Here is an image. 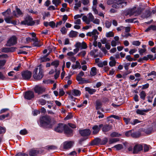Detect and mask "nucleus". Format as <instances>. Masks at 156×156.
<instances>
[{
	"label": "nucleus",
	"mask_w": 156,
	"mask_h": 156,
	"mask_svg": "<svg viewBox=\"0 0 156 156\" xmlns=\"http://www.w3.org/2000/svg\"><path fill=\"white\" fill-rule=\"evenodd\" d=\"M97 69L95 67H93L91 69V72L90 74L92 76H94L97 74Z\"/></svg>",
	"instance_id": "c85d7f7f"
},
{
	"label": "nucleus",
	"mask_w": 156,
	"mask_h": 156,
	"mask_svg": "<svg viewBox=\"0 0 156 156\" xmlns=\"http://www.w3.org/2000/svg\"><path fill=\"white\" fill-rule=\"evenodd\" d=\"M11 12V9H7L5 11L3 12L2 13V15H4L5 13H6L7 15H9Z\"/></svg>",
	"instance_id": "603ef678"
},
{
	"label": "nucleus",
	"mask_w": 156,
	"mask_h": 156,
	"mask_svg": "<svg viewBox=\"0 0 156 156\" xmlns=\"http://www.w3.org/2000/svg\"><path fill=\"white\" fill-rule=\"evenodd\" d=\"M136 18H133V19H127L126 20V22H128L129 23H133L134 22V23H138L139 22L138 20H136L134 22V20H136Z\"/></svg>",
	"instance_id": "c9c22d12"
},
{
	"label": "nucleus",
	"mask_w": 156,
	"mask_h": 156,
	"mask_svg": "<svg viewBox=\"0 0 156 156\" xmlns=\"http://www.w3.org/2000/svg\"><path fill=\"white\" fill-rule=\"evenodd\" d=\"M101 138L99 137H96L90 142V145L91 146H99L100 145Z\"/></svg>",
	"instance_id": "4468645a"
},
{
	"label": "nucleus",
	"mask_w": 156,
	"mask_h": 156,
	"mask_svg": "<svg viewBox=\"0 0 156 156\" xmlns=\"http://www.w3.org/2000/svg\"><path fill=\"white\" fill-rule=\"evenodd\" d=\"M16 10V12L17 13V15L19 16L22 15H23V12L20 10V8H18L17 6L15 7Z\"/></svg>",
	"instance_id": "e433bc0d"
},
{
	"label": "nucleus",
	"mask_w": 156,
	"mask_h": 156,
	"mask_svg": "<svg viewBox=\"0 0 156 156\" xmlns=\"http://www.w3.org/2000/svg\"><path fill=\"white\" fill-rule=\"evenodd\" d=\"M76 45L77 46V48H81V49H85L87 48V46L86 43L84 41L82 43L80 42H77L76 43Z\"/></svg>",
	"instance_id": "dca6fc26"
},
{
	"label": "nucleus",
	"mask_w": 156,
	"mask_h": 156,
	"mask_svg": "<svg viewBox=\"0 0 156 156\" xmlns=\"http://www.w3.org/2000/svg\"><path fill=\"white\" fill-rule=\"evenodd\" d=\"M85 90L86 91H87L90 94H92L94 93L95 92L96 90L95 89H91L88 87H86L85 88Z\"/></svg>",
	"instance_id": "4be33fe9"
},
{
	"label": "nucleus",
	"mask_w": 156,
	"mask_h": 156,
	"mask_svg": "<svg viewBox=\"0 0 156 156\" xmlns=\"http://www.w3.org/2000/svg\"><path fill=\"white\" fill-rule=\"evenodd\" d=\"M79 132L81 136L83 137H87L89 136L91 133V131L89 129H79Z\"/></svg>",
	"instance_id": "9b49d317"
},
{
	"label": "nucleus",
	"mask_w": 156,
	"mask_h": 156,
	"mask_svg": "<svg viewBox=\"0 0 156 156\" xmlns=\"http://www.w3.org/2000/svg\"><path fill=\"white\" fill-rule=\"evenodd\" d=\"M6 78L3 74V73L0 71V80H6Z\"/></svg>",
	"instance_id": "8fccbe9b"
},
{
	"label": "nucleus",
	"mask_w": 156,
	"mask_h": 156,
	"mask_svg": "<svg viewBox=\"0 0 156 156\" xmlns=\"http://www.w3.org/2000/svg\"><path fill=\"white\" fill-rule=\"evenodd\" d=\"M23 79L24 80H29L32 76L31 72L29 70H26L22 72L21 73Z\"/></svg>",
	"instance_id": "39448f33"
},
{
	"label": "nucleus",
	"mask_w": 156,
	"mask_h": 156,
	"mask_svg": "<svg viewBox=\"0 0 156 156\" xmlns=\"http://www.w3.org/2000/svg\"><path fill=\"white\" fill-rule=\"evenodd\" d=\"M49 25L52 28H54L55 26V23L53 21H51L49 23Z\"/></svg>",
	"instance_id": "0e129e2a"
},
{
	"label": "nucleus",
	"mask_w": 156,
	"mask_h": 156,
	"mask_svg": "<svg viewBox=\"0 0 156 156\" xmlns=\"http://www.w3.org/2000/svg\"><path fill=\"white\" fill-rule=\"evenodd\" d=\"M140 44L141 42L138 41H134L132 42L133 45L136 46H139L140 45Z\"/></svg>",
	"instance_id": "a18cd8bd"
},
{
	"label": "nucleus",
	"mask_w": 156,
	"mask_h": 156,
	"mask_svg": "<svg viewBox=\"0 0 156 156\" xmlns=\"http://www.w3.org/2000/svg\"><path fill=\"white\" fill-rule=\"evenodd\" d=\"M102 104L100 101L98 100L96 101L95 105L96 109L98 110L100 109L102 106Z\"/></svg>",
	"instance_id": "a878e982"
},
{
	"label": "nucleus",
	"mask_w": 156,
	"mask_h": 156,
	"mask_svg": "<svg viewBox=\"0 0 156 156\" xmlns=\"http://www.w3.org/2000/svg\"><path fill=\"white\" fill-rule=\"evenodd\" d=\"M27 131L26 129H22L20 132V133L22 135H25L27 134Z\"/></svg>",
	"instance_id": "49530a36"
},
{
	"label": "nucleus",
	"mask_w": 156,
	"mask_h": 156,
	"mask_svg": "<svg viewBox=\"0 0 156 156\" xmlns=\"http://www.w3.org/2000/svg\"><path fill=\"white\" fill-rule=\"evenodd\" d=\"M141 135V133L138 131L133 132L132 137L134 138H138Z\"/></svg>",
	"instance_id": "393cba45"
},
{
	"label": "nucleus",
	"mask_w": 156,
	"mask_h": 156,
	"mask_svg": "<svg viewBox=\"0 0 156 156\" xmlns=\"http://www.w3.org/2000/svg\"><path fill=\"white\" fill-rule=\"evenodd\" d=\"M102 131L104 132H106L112 129V126L108 124L103 125L102 127Z\"/></svg>",
	"instance_id": "a211bd4d"
},
{
	"label": "nucleus",
	"mask_w": 156,
	"mask_h": 156,
	"mask_svg": "<svg viewBox=\"0 0 156 156\" xmlns=\"http://www.w3.org/2000/svg\"><path fill=\"white\" fill-rule=\"evenodd\" d=\"M144 8H141V7H138L137 8L136 10H135L136 13L138 15H140L141 14L142 12L144 10Z\"/></svg>",
	"instance_id": "7c9ffc66"
},
{
	"label": "nucleus",
	"mask_w": 156,
	"mask_h": 156,
	"mask_svg": "<svg viewBox=\"0 0 156 156\" xmlns=\"http://www.w3.org/2000/svg\"><path fill=\"white\" fill-rule=\"evenodd\" d=\"M51 122V119L49 116H43L40 118V126L44 128H51L52 125Z\"/></svg>",
	"instance_id": "f03ea898"
},
{
	"label": "nucleus",
	"mask_w": 156,
	"mask_h": 156,
	"mask_svg": "<svg viewBox=\"0 0 156 156\" xmlns=\"http://www.w3.org/2000/svg\"><path fill=\"white\" fill-rule=\"evenodd\" d=\"M37 154V150L35 149H31L29 151L30 156H36Z\"/></svg>",
	"instance_id": "6ab92c4d"
},
{
	"label": "nucleus",
	"mask_w": 156,
	"mask_h": 156,
	"mask_svg": "<svg viewBox=\"0 0 156 156\" xmlns=\"http://www.w3.org/2000/svg\"><path fill=\"white\" fill-rule=\"evenodd\" d=\"M15 156H29L28 154L23 153H19L16 154Z\"/></svg>",
	"instance_id": "6e6d98bb"
},
{
	"label": "nucleus",
	"mask_w": 156,
	"mask_h": 156,
	"mask_svg": "<svg viewBox=\"0 0 156 156\" xmlns=\"http://www.w3.org/2000/svg\"><path fill=\"white\" fill-rule=\"evenodd\" d=\"M116 148V150L119 151L122 149L123 148V145L121 144H118L112 147Z\"/></svg>",
	"instance_id": "72a5a7b5"
},
{
	"label": "nucleus",
	"mask_w": 156,
	"mask_h": 156,
	"mask_svg": "<svg viewBox=\"0 0 156 156\" xmlns=\"http://www.w3.org/2000/svg\"><path fill=\"white\" fill-rule=\"evenodd\" d=\"M121 136L122 134L116 132H113L110 134V136L112 137H119Z\"/></svg>",
	"instance_id": "c756f323"
},
{
	"label": "nucleus",
	"mask_w": 156,
	"mask_h": 156,
	"mask_svg": "<svg viewBox=\"0 0 156 156\" xmlns=\"http://www.w3.org/2000/svg\"><path fill=\"white\" fill-rule=\"evenodd\" d=\"M12 17L11 16H9L6 17L4 18V20L5 22L7 23H10Z\"/></svg>",
	"instance_id": "58836bf2"
},
{
	"label": "nucleus",
	"mask_w": 156,
	"mask_h": 156,
	"mask_svg": "<svg viewBox=\"0 0 156 156\" xmlns=\"http://www.w3.org/2000/svg\"><path fill=\"white\" fill-rule=\"evenodd\" d=\"M133 131V130H131L126 132L125 133V135L127 137H128L130 136H131L132 137V132Z\"/></svg>",
	"instance_id": "ea45409f"
},
{
	"label": "nucleus",
	"mask_w": 156,
	"mask_h": 156,
	"mask_svg": "<svg viewBox=\"0 0 156 156\" xmlns=\"http://www.w3.org/2000/svg\"><path fill=\"white\" fill-rule=\"evenodd\" d=\"M59 64V62L58 60H55L51 63V65L54 66L55 67L57 68Z\"/></svg>",
	"instance_id": "473e14b6"
},
{
	"label": "nucleus",
	"mask_w": 156,
	"mask_h": 156,
	"mask_svg": "<svg viewBox=\"0 0 156 156\" xmlns=\"http://www.w3.org/2000/svg\"><path fill=\"white\" fill-rule=\"evenodd\" d=\"M9 115V113H8L6 115H0V120H2L4 119L6 117Z\"/></svg>",
	"instance_id": "09e8293b"
},
{
	"label": "nucleus",
	"mask_w": 156,
	"mask_h": 156,
	"mask_svg": "<svg viewBox=\"0 0 156 156\" xmlns=\"http://www.w3.org/2000/svg\"><path fill=\"white\" fill-rule=\"evenodd\" d=\"M64 133L68 137H71L73 135V130L69 128L67 125L64 130Z\"/></svg>",
	"instance_id": "1a4fd4ad"
},
{
	"label": "nucleus",
	"mask_w": 156,
	"mask_h": 156,
	"mask_svg": "<svg viewBox=\"0 0 156 156\" xmlns=\"http://www.w3.org/2000/svg\"><path fill=\"white\" fill-rule=\"evenodd\" d=\"M73 145V142L72 141H65L63 143V148L66 150H68L71 148Z\"/></svg>",
	"instance_id": "2eb2a0df"
},
{
	"label": "nucleus",
	"mask_w": 156,
	"mask_h": 156,
	"mask_svg": "<svg viewBox=\"0 0 156 156\" xmlns=\"http://www.w3.org/2000/svg\"><path fill=\"white\" fill-rule=\"evenodd\" d=\"M52 3L55 6L57 7L61 3V2L60 0H53Z\"/></svg>",
	"instance_id": "f704fd0d"
},
{
	"label": "nucleus",
	"mask_w": 156,
	"mask_h": 156,
	"mask_svg": "<svg viewBox=\"0 0 156 156\" xmlns=\"http://www.w3.org/2000/svg\"><path fill=\"white\" fill-rule=\"evenodd\" d=\"M87 138H85L84 137L80 138L79 140V144L80 145H82L83 142L86 140Z\"/></svg>",
	"instance_id": "e2e57ef3"
},
{
	"label": "nucleus",
	"mask_w": 156,
	"mask_h": 156,
	"mask_svg": "<svg viewBox=\"0 0 156 156\" xmlns=\"http://www.w3.org/2000/svg\"><path fill=\"white\" fill-rule=\"evenodd\" d=\"M38 68H35L33 72V77L34 78L37 80H41L44 76V73L43 69L41 68H39V72L37 74Z\"/></svg>",
	"instance_id": "20e7f679"
},
{
	"label": "nucleus",
	"mask_w": 156,
	"mask_h": 156,
	"mask_svg": "<svg viewBox=\"0 0 156 156\" xmlns=\"http://www.w3.org/2000/svg\"><path fill=\"white\" fill-rule=\"evenodd\" d=\"M151 75H154L156 76V72L154 71H152L147 74V76H149Z\"/></svg>",
	"instance_id": "774afa93"
},
{
	"label": "nucleus",
	"mask_w": 156,
	"mask_h": 156,
	"mask_svg": "<svg viewBox=\"0 0 156 156\" xmlns=\"http://www.w3.org/2000/svg\"><path fill=\"white\" fill-rule=\"evenodd\" d=\"M39 101L40 103V104L42 105H45L46 104V101L45 100L42 99H40Z\"/></svg>",
	"instance_id": "052dcab7"
},
{
	"label": "nucleus",
	"mask_w": 156,
	"mask_h": 156,
	"mask_svg": "<svg viewBox=\"0 0 156 156\" xmlns=\"http://www.w3.org/2000/svg\"><path fill=\"white\" fill-rule=\"evenodd\" d=\"M123 120L127 125L129 123L130 124V122H130V119L129 118H123Z\"/></svg>",
	"instance_id": "4d7b16f0"
},
{
	"label": "nucleus",
	"mask_w": 156,
	"mask_h": 156,
	"mask_svg": "<svg viewBox=\"0 0 156 156\" xmlns=\"http://www.w3.org/2000/svg\"><path fill=\"white\" fill-rule=\"evenodd\" d=\"M139 52L140 55H143V53H144L146 51V49L145 48L142 49L139 48Z\"/></svg>",
	"instance_id": "13d9d810"
},
{
	"label": "nucleus",
	"mask_w": 156,
	"mask_h": 156,
	"mask_svg": "<svg viewBox=\"0 0 156 156\" xmlns=\"http://www.w3.org/2000/svg\"><path fill=\"white\" fill-rule=\"evenodd\" d=\"M105 24L106 27L107 28H109L112 25V22L108 21H106Z\"/></svg>",
	"instance_id": "5fc2aeb1"
},
{
	"label": "nucleus",
	"mask_w": 156,
	"mask_h": 156,
	"mask_svg": "<svg viewBox=\"0 0 156 156\" xmlns=\"http://www.w3.org/2000/svg\"><path fill=\"white\" fill-rule=\"evenodd\" d=\"M76 80L78 81L79 82V84H83L85 83V78H82V77L80 78H76Z\"/></svg>",
	"instance_id": "4c0bfd02"
},
{
	"label": "nucleus",
	"mask_w": 156,
	"mask_h": 156,
	"mask_svg": "<svg viewBox=\"0 0 156 156\" xmlns=\"http://www.w3.org/2000/svg\"><path fill=\"white\" fill-rule=\"evenodd\" d=\"M46 88L44 87L39 85H36L34 88V90L36 93L40 95L43 93L46 90Z\"/></svg>",
	"instance_id": "423d86ee"
},
{
	"label": "nucleus",
	"mask_w": 156,
	"mask_h": 156,
	"mask_svg": "<svg viewBox=\"0 0 156 156\" xmlns=\"http://www.w3.org/2000/svg\"><path fill=\"white\" fill-rule=\"evenodd\" d=\"M108 141V138L107 137H105L102 139H101L100 141V145H105Z\"/></svg>",
	"instance_id": "5701e85b"
},
{
	"label": "nucleus",
	"mask_w": 156,
	"mask_h": 156,
	"mask_svg": "<svg viewBox=\"0 0 156 156\" xmlns=\"http://www.w3.org/2000/svg\"><path fill=\"white\" fill-rule=\"evenodd\" d=\"M72 93L73 95L75 96H80L81 94L80 91L76 89L72 90Z\"/></svg>",
	"instance_id": "aec40b11"
},
{
	"label": "nucleus",
	"mask_w": 156,
	"mask_h": 156,
	"mask_svg": "<svg viewBox=\"0 0 156 156\" xmlns=\"http://www.w3.org/2000/svg\"><path fill=\"white\" fill-rule=\"evenodd\" d=\"M140 96L141 99L144 100L146 96L145 92L143 90H142L140 93Z\"/></svg>",
	"instance_id": "2f4dec72"
},
{
	"label": "nucleus",
	"mask_w": 156,
	"mask_h": 156,
	"mask_svg": "<svg viewBox=\"0 0 156 156\" xmlns=\"http://www.w3.org/2000/svg\"><path fill=\"white\" fill-rule=\"evenodd\" d=\"M17 43V39L15 36H13L7 41L6 45L10 47L16 44Z\"/></svg>",
	"instance_id": "0eeeda50"
},
{
	"label": "nucleus",
	"mask_w": 156,
	"mask_h": 156,
	"mask_svg": "<svg viewBox=\"0 0 156 156\" xmlns=\"http://www.w3.org/2000/svg\"><path fill=\"white\" fill-rule=\"evenodd\" d=\"M55 72L56 73L54 75V77L55 79H57L59 76V75L60 73V70H58L57 71L56 69H55Z\"/></svg>",
	"instance_id": "37998d69"
},
{
	"label": "nucleus",
	"mask_w": 156,
	"mask_h": 156,
	"mask_svg": "<svg viewBox=\"0 0 156 156\" xmlns=\"http://www.w3.org/2000/svg\"><path fill=\"white\" fill-rule=\"evenodd\" d=\"M97 114L100 115L98 116L99 119L102 118L104 117V115L101 112L99 111H98L97 112Z\"/></svg>",
	"instance_id": "338daca9"
},
{
	"label": "nucleus",
	"mask_w": 156,
	"mask_h": 156,
	"mask_svg": "<svg viewBox=\"0 0 156 156\" xmlns=\"http://www.w3.org/2000/svg\"><path fill=\"white\" fill-rule=\"evenodd\" d=\"M43 44V43L41 42H39V41H36L33 43V47H40Z\"/></svg>",
	"instance_id": "cd10ccee"
},
{
	"label": "nucleus",
	"mask_w": 156,
	"mask_h": 156,
	"mask_svg": "<svg viewBox=\"0 0 156 156\" xmlns=\"http://www.w3.org/2000/svg\"><path fill=\"white\" fill-rule=\"evenodd\" d=\"M150 109H144L140 110V109H137L136 110V112L137 114L144 115H146L145 112H147L150 110Z\"/></svg>",
	"instance_id": "f3484780"
},
{
	"label": "nucleus",
	"mask_w": 156,
	"mask_h": 156,
	"mask_svg": "<svg viewBox=\"0 0 156 156\" xmlns=\"http://www.w3.org/2000/svg\"><path fill=\"white\" fill-rule=\"evenodd\" d=\"M6 61L4 59L2 60H0V69H4L3 67L6 63Z\"/></svg>",
	"instance_id": "bb28decb"
},
{
	"label": "nucleus",
	"mask_w": 156,
	"mask_h": 156,
	"mask_svg": "<svg viewBox=\"0 0 156 156\" xmlns=\"http://www.w3.org/2000/svg\"><path fill=\"white\" fill-rule=\"evenodd\" d=\"M143 150V146L141 144H136L133 148V154H138L139 152Z\"/></svg>",
	"instance_id": "ddd939ff"
},
{
	"label": "nucleus",
	"mask_w": 156,
	"mask_h": 156,
	"mask_svg": "<svg viewBox=\"0 0 156 156\" xmlns=\"http://www.w3.org/2000/svg\"><path fill=\"white\" fill-rule=\"evenodd\" d=\"M114 35V33L112 31H110L107 33L106 34V36L107 37H113Z\"/></svg>",
	"instance_id": "79ce46f5"
},
{
	"label": "nucleus",
	"mask_w": 156,
	"mask_h": 156,
	"mask_svg": "<svg viewBox=\"0 0 156 156\" xmlns=\"http://www.w3.org/2000/svg\"><path fill=\"white\" fill-rule=\"evenodd\" d=\"M60 31L62 34H65L66 33L67 30L64 27H63L61 28Z\"/></svg>",
	"instance_id": "3c124183"
},
{
	"label": "nucleus",
	"mask_w": 156,
	"mask_h": 156,
	"mask_svg": "<svg viewBox=\"0 0 156 156\" xmlns=\"http://www.w3.org/2000/svg\"><path fill=\"white\" fill-rule=\"evenodd\" d=\"M84 75V72L81 71L77 76L76 78H81L82 77V76H83Z\"/></svg>",
	"instance_id": "680f3d73"
},
{
	"label": "nucleus",
	"mask_w": 156,
	"mask_h": 156,
	"mask_svg": "<svg viewBox=\"0 0 156 156\" xmlns=\"http://www.w3.org/2000/svg\"><path fill=\"white\" fill-rule=\"evenodd\" d=\"M1 51L2 52H9V48H3L1 49Z\"/></svg>",
	"instance_id": "864d4df0"
},
{
	"label": "nucleus",
	"mask_w": 156,
	"mask_h": 156,
	"mask_svg": "<svg viewBox=\"0 0 156 156\" xmlns=\"http://www.w3.org/2000/svg\"><path fill=\"white\" fill-rule=\"evenodd\" d=\"M78 33L77 32L72 30L69 33V37L71 38L76 37Z\"/></svg>",
	"instance_id": "b1692460"
},
{
	"label": "nucleus",
	"mask_w": 156,
	"mask_h": 156,
	"mask_svg": "<svg viewBox=\"0 0 156 156\" xmlns=\"http://www.w3.org/2000/svg\"><path fill=\"white\" fill-rule=\"evenodd\" d=\"M88 18L91 21H93L94 18L91 13L90 12L89 13Z\"/></svg>",
	"instance_id": "bf43d9fd"
},
{
	"label": "nucleus",
	"mask_w": 156,
	"mask_h": 156,
	"mask_svg": "<svg viewBox=\"0 0 156 156\" xmlns=\"http://www.w3.org/2000/svg\"><path fill=\"white\" fill-rule=\"evenodd\" d=\"M24 98L27 100H30L34 97V92L31 90H28L25 92Z\"/></svg>",
	"instance_id": "9d476101"
},
{
	"label": "nucleus",
	"mask_w": 156,
	"mask_h": 156,
	"mask_svg": "<svg viewBox=\"0 0 156 156\" xmlns=\"http://www.w3.org/2000/svg\"><path fill=\"white\" fill-rule=\"evenodd\" d=\"M76 64L75 65H73L72 66V68L73 69H75L77 68L80 69L81 68V66L80 65V64L78 61H76Z\"/></svg>",
	"instance_id": "412c9836"
},
{
	"label": "nucleus",
	"mask_w": 156,
	"mask_h": 156,
	"mask_svg": "<svg viewBox=\"0 0 156 156\" xmlns=\"http://www.w3.org/2000/svg\"><path fill=\"white\" fill-rule=\"evenodd\" d=\"M144 132L147 134H150L152 131V129L151 128H148L144 129Z\"/></svg>",
	"instance_id": "c03bdc74"
},
{
	"label": "nucleus",
	"mask_w": 156,
	"mask_h": 156,
	"mask_svg": "<svg viewBox=\"0 0 156 156\" xmlns=\"http://www.w3.org/2000/svg\"><path fill=\"white\" fill-rule=\"evenodd\" d=\"M136 13L135 11L134 10V9L129 10L127 12V14L129 15L130 16L133 15L134 13Z\"/></svg>",
	"instance_id": "a19ab883"
},
{
	"label": "nucleus",
	"mask_w": 156,
	"mask_h": 156,
	"mask_svg": "<svg viewBox=\"0 0 156 156\" xmlns=\"http://www.w3.org/2000/svg\"><path fill=\"white\" fill-rule=\"evenodd\" d=\"M140 121L138 119H134L133 122H130V124H131L134 125L137 123H140Z\"/></svg>",
	"instance_id": "de8ad7c7"
},
{
	"label": "nucleus",
	"mask_w": 156,
	"mask_h": 156,
	"mask_svg": "<svg viewBox=\"0 0 156 156\" xmlns=\"http://www.w3.org/2000/svg\"><path fill=\"white\" fill-rule=\"evenodd\" d=\"M126 1V0H108L107 4L108 5L112 4V7L114 8H122L127 4V2Z\"/></svg>",
	"instance_id": "f257e3e1"
},
{
	"label": "nucleus",
	"mask_w": 156,
	"mask_h": 156,
	"mask_svg": "<svg viewBox=\"0 0 156 156\" xmlns=\"http://www.w3.org/2000/svg\"><path fill=\"white\" fill-rule=\"evenodd\" d=\"M66 124L63 123H59L58 124L57 127L54 128V130L57 133H59L63 132L66 127Z\"/></svg>",
	"instance_id": "6e6552de"
},
{
	"label": "nucleus",
	"mask_w": 156,
	"mask_h": 156,
	"mask_svg": "<svg viewBox=\"0 0 156 156\" xmlns=\"http://www.w3.org/2000/svg\"><path fill=\"white\" fill-rule=\"evenodd\" d=\"M33 114L34 116H36L40 114V111L38 110H35L33 112Z\"/></svg>",
	"instance_id": "69168bd1"
},
{
	"label": "nucleus",
	"mask_w": 156,
	"mask_h": 156,
	"mask_svg": "<svg viewBox=\"0 0 156 156\" xmlns=\"http://www.w3.org/2000/svg\"><path fill=\"white\" fill-rule=\"evenodd\" d=\"M35 24V21H34L33 18L30 16L28 15L24 18V20L20 23L21 25L27 26H32Z\"/></svg>",
	"instance_id": "7ed1b4c3"
},
{
	"label": "nucleus",
	"mask_w": 156,
	"mask_h": 156,
	"mask_svg": "<svg viewBox=\"0 0 156 156\" xmlns=\"http://www.w3.org/2000/svg\"><path fill=\"white\" fill-rule=\"evenodd\" d=\"M103 126V124H101L98 126L95 125L92 127L93 131L92 132V135H95L98 134L100 130L101 129Z\"/></svg>",
	"instance_id": "f8f14e48"
}]
</instances>
